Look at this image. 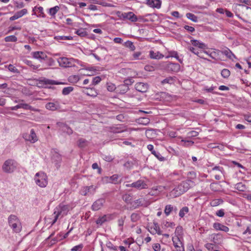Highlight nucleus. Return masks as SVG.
Returning a JSON list of instances; mask_svg holds the SVG:
<instances>
[{
    "instance_id": "obj_1",
    "label": "nucleus",
    "mask_w": 251,
    "mask_h": 251,
    "mask_svg": "<svg viewBox=\"0 0 251 251\" xmlns=\"http://www.w3.org/2000/svg\"><path fill=\"white\" fill-rule=\"evenodd\" d=\"M193 182L187 180L182 181L170 192V196L174 198L178 197L186 192L191 186Z\"/></svg>"
},
{
    "instance_id": "obj_2",
    "label": "nucleus",
    "mask_w": 251,
    "mask_h": 251,
    "mask_svg": "<svg viewBox=\"0 0 251 251\" xmlns=\"http://www.w3.org/2000/svg\"><path fill=\"white\" fill-rule=\"evenodd\" d=\"M70 209L71 208L69 205H65L63 203H60L58 206H57L55 208L53 213V214L55 215L54 219L51 223V226L56 223L59 217L62 218L64 216L67 215Z\"/></svg>"
},
{
    "instance_id": "obj_3",
    "label": "nucleus",
    "mask_w": 251,
    "mask_h": 251,
    "mask_svg": "<svg viewBox=\"0 0 251 251\" xmlns=\"http://www.w3.org/2000/svg\"><path fill=\"white\" fill-rule=\"evenodd\" d=\"M34 180L36 184L40 187H45L48 184L47 176L43 172L36 173Z\"/></svg>"
},
{
    "instance_id": "obj_4",
    "label": "nucleus",
    "mask_w": 251,
    "mask_h": 251,
    "mask_svg": "<svg viewBox=\"0 0 251 251\" xmlns=\"http://www.w3.org/2000/svg\"><path fill=\"white\" fill-rule=\"evenodd\" d=\"M16 167V162L12 159L5 161L2 166L3 171L7 173H12Z\"/></svg>"
},
{
    "instance_id": "obj_5",
    "label": "nucleus",
    "mask_w": 251,
    "mask_h": 251,
    "mask_svg": "<svg viewBox=\"0 0 251 251\" xmlns=\"http://www.w3.org/2000/svg\"><path fill=\"white\" fill-rule=\"evenodd\" d=\"M23 137L25 141H29L31 143H34L38 141V137L33 129L30 130V133H24Z\"/></svg>"
},
{
    "instance_id": "obj_6",
    "label": "nucleus",
    "mask_w": 251,
    "mask_h": 251,
    "mask_svg": "<svg viewBox=\"0 0 251 251\" xmlns=\"http://www.w3.org/2000/svg\"><path fill=\"white\" fill-rule=\"evenodd\" d=\"M57 61L59 66L64 68L71 67L74 65L73 62V59L72 58L60 57L58 59Z\"/></svg>"
},
{
    "instance_id": "obj_7",
    "label": "nucleus",
    "mask_w": 251,
    "mask_h": 251,
    "mask_svg": "<svg viewBox=\"0 0 251 251\" xmlns=\"http://www.w3.org/2000/svg\"><path fill=\"white\" fill-rule=\"evenodd\" d=\"M126 187H133L138 189H142L147 188V184L142 180H138L131 184H126Z\"/></svg>"
},
{
    "instance_id": "obj_8",
    "label": "nucleus",
    "mask_w": 251,
    "mask_h": 251,
    "mask_svg": "<svg viewBox=\"0 0 251 251\" xmlns=\"http://www.w3.org/2000/svg\"><path fill=\"white\" fill-rule=\"evenodd\" d=\"M32 57L36 59L39 60L40 61L42 60H49V61H52V59L51 58H48L46 54L43 51H34L32 52Z\"/></svg>"
},
{
    "instance_id": "obj_9",
    "label": "nucleus",
    "mask_w": 251,
    "mask_h": 251,
    "mask_svg": "<svg viewBox=\"0 0 251 251\" xmlns=\"http://www.w3.org/2000/svg\"><path fill=\"white\" fill-rule=\"evenodd\" d=\"M52 162L54 164L56 168L58 169L60 167V164L62 161L61 155L56 151L52 153L51 158Z\"/></svg>"
},
{
    "instance_id": "obj_10",
    "label": "nucleus",
    "mask_w": 251,
    "mask_h": 251,
    "mask_svg": "<svg viewBox=\"0 0 251 251\" xmlns=\"http://www.w3.org/2000/svg\"><path fill=\"white\" fill-rule=\"evenodd\" d=\"M19 108H23L26 110H30L33 111H37L38 110L30 106L26 103H20L15 106L11 107L10 108L12 110H17Z\"/></svg>"
},
{
    "instance_id": "obj_11",
    "label": "nucleus",
    "mask_w": 251,
    "mask_h": 251,
    "mask_svg": "<svg viewBox=\"0 0 251 251\" xmlns=\"http://www.w3.org/2000/svg\"><path fill=\"white\" fill-rule=\"evenodd\" d=\"M105 201L104 199H99L96 201L92 206L93 210L97 211L100 209L103 205Z\"/></svg>"
},
{
    "instance_id": "obj_12",
    "label": "nucleus",
    "mask_w": 251,
    "mask_h": 251,
    "mask_svg": "<svg viewBox=\"0 0 251 251\" xmlns=\"http://www.w3.org/2000/svg\"><path fill=\"white\" fill-rule=\"evenodd\" d=\"M97 186L91 185L89 186H85L81 190V194L84 196L90 194H93L97 188Z\"/></svg>"
},
{
    "instance_id": "obj_13",
    "label": "nucleus",
    "mask_w": 251,
    "mask_h": 251,
    "mask_svg": "<svg viewBox=\"0 0 251 251\" xmlns=\"http://www.w3.org/2000/svg\"><path fill=\"white\" fill-rule=\"evenodd\" d=\"M121 18L123 19H128L133 22L137 21V16L131 12L122 13Z\"/></svg>"
},
{
    "instance_id": "obj_14",
    "label": "nucleus",
    "mask_w": 251,
    "mask_h": 251,
    "mask_svg": "<svg viewBox=\"0 0 251 251\" xmlns=\"http://www.w3.org/2000/svg\"><path fill=\"white\" fill-rule=\"evenodd\" d=\"M104 182L106 183H112L117 184L119 182V176L118 175H114L110 177L105 176L102 178Z\"/></svg>"
},
{
    "instance_id": "obj_15",
    "label": "nucleus",
    "mask_w": 251,
    "mask_h": 251,
    "mask_svg": "<svg viewBox=\"0 0 251 251\" xmlns=\"http://www.w3.org/2000/svg\"><path fill=\"white\" fill-rule=\"evenodd\" d=\"M135 88L137 91L145 93L146 92L148 89V85L147 83L138 82L135 84Z\"/></svg>"
},
{
    "instance_id": "obj_16",
    "label": "nucleus",
    "mask_w": 251,
    "mask_h": 251,
    "mask_svg": "<svg viewBox=\"0 0 251 251\" xmlns=\"http://www.w3.org/2000/svg\"><path fill=\"white\" fill-rule=\"evenodd\" d=\"M146 4L151 7L159 9L161 7V1L160 0H147Z\"/></svg>"
},
{
    "instance_id": "obj_17",
    "label": "nucleus",
    "mask_w": 251,
    "mask_h": 251,
    "mask_svg": "<svg viewBox=\"0 0 251 251\" xmlns=\"http://www.w3.org/2000/svg\"><path fill=\"white\" fill-rule=\"evenodd\" d=\"M57 125L60 128V130L62 131L66 132L69 135H71L73 133V130L67 125L62 123H58Z\"/></svg>"
},
{
    "instance_id": "obj_18",
    "label": "nucleus",
    "mask_w": 251,
    "mask_h": 251,
    "mask_svg": "<svg viewBox=\"0 0 251 251\" xmlns=\"http://www.w3.org/2000/svg\"><path fill=\"white\" fill-rule=\"evenodd\" d=\"M148 149L151 151V153L153 154L160 161H164L165 160V158L161 155V154L157 152H156L153 150V146L150 144L147 146Z\"/></svg>"
},
{
    "instance_id": "obj_19",
    "label": "nucleus",
    "mask_w": 251,
    "mask_h": 251,
    "mask_svg": "<svg viewBox=\"0 0 251 251\" xmlns=\"http://www.w3.org/2000/svg\"><path fill=\"white\" fill-rule=\"evenodd\" d=\"M167 69L169 71L177 72L180 68V65L177 63H169L167 64Z\"/></svg>"
},
{
    "instance_id": "obj_20",
    "label": "nucleus",
    "mask_w": 251,
    "mask_h": 251,
    "mask_svg": "<svg viewBox=\"0 0 251 251\" xmlns=\"http://www.w3.org/2000/svg\"><path fill=\"white\" fill-rule=\"evenodd\" d=\"M27 10L26 9H23L17 12H16L14 15L10 18V21H14L18 19L19 18L22 17L24 15L27 13Z\"/></svg>"
},
{
    "instance_id": "obj_21",
    "label": "nucleus",
    "mask_w": 251,
    "mask_h": 251,
    "mask_svg": "<svg viewBox=\"0 0 251 251\" xmlns=\"http://www.w3.org/2000/svg\"><path fill=\"white\" fill-rule=\"evenodd\" d=\"M189 50L195 54L197 55L198 56H199L201 58H204V55L203 54H207L208 55V53L206 51H200V52L195 48L192 47H189L188 48ZM209 56H211L210 54H209Z\"/></svg>"
},
{
    "instance_id": "obj_22",
    "label": "nucleus",
    "mask_w": 251,
    "mask_h": 251,
    "mask_svg": "<svg viewBox=\"0 0 251 251\" xmlns=\"http://www.w3.org/2000/svg\"><path fill=\"white\" fill-rule=\"evenodd\" d=\"M191 42L194 46L198 47L200 49H204L207 48L206 45L205 44L201 42L198 40L194 39L191 40Z\"/></svg>"
},
{
    "instance_id": "obj_23",
    "label": "nucleus",
    "mask_w": 251,
    "mask_h": 251,
    "mask_svg": "<svg viewBox=\"0 0 251 251\" xmlns=\"http://www.w3.org/2000/svg\"><path fill=\"white\" fill-rule=\"evenodd\" d=\"M213 227L216 230H220L227 232L229 231V228L220 223H214Z\"/></svg>"
},
{
    "instance_id": "obj_24",
    "label": "nucleus",
    "mask_w": 251,
    "mask_h": 251,
    "mask_svg": "<svg viewBox=\"0 0 251 251\" xmlns=\"http://www.w3.org/2000/svg\"><path fill=\"white\" fill-rule=\"evenodd\" d=\"M46 108L47 109L54 111L59 108V105L58 102H48L46 105Z\"/></svg>"
},
{
    "instance_id": "obj_25",
    "label": "nucleus",
    "mask_w": 251,
    "mask_h": 251,
    "mask_svg": "<svg viewBox=\"0 0 251 251\" xmlns=\"http://www.w3.org/2000/svg\"><path fill=\"white\" fill-rule=\"evenodd\" d=\"M129 90L128 86L125 85V83L119 85L117 87V91L118 93L121 94H125Z\"/></svg>"
},
{
    "instance_id": "obj_26",
    "label": "nucleus",
    "mask_w": 251,
    "mask_h": 251,
    "mask_svg": "<svg viewBox=\"0 0 251 251\" xmlns=\"http://www.w3.org/2000/svg\"><path fill=\"white\" fill-rule=\"evenodd\" d=\"M10 226L11 227L14 231L17 233L20 232L22 229V226L20 222L12 224Z\"/></svg>"
},
{
    "instance_id": "obj_27",
    "label": "nucleus",
    "mask_w": 251,
    "mask_h": 251,
    "mask_svg": "<svg viewBox=\"0 0 251 251\" xmlns=\"http://www.w3.org/2000/svg\"><path fill=\"white\" fill-rule=\"evenodd\" d=\"M150 56L151 58L159 59L163 57L164 55L160 53L159 52L157 51L156 52L152 50L150 51Z\"/></svg>"
},
{
    "instance_id": "obj_28",
    "label": "nucleus",
    "mask_w": 251,
    "mask_h": 251,
    "mask_svg": "<svg viewBox=\"0 0 251 251\" xmlns=\"http://www.w3.org/2000/svg\"><path fill=\"white\" fill-rule=\"evenodd\" d=\"M151 231H150L151 233L154 234L157 233L159 235L161 234V231L160 229L159 226L157 223L153 224V227H151Z\"/></svg>"
},
{
    "instance_id": "obj_29",
    "label": "nucleus",
    "mask_w": 251,
    "mask_h": 251,
    "mask_svg": "<svg viewBox=\"0 0 251 251\" xmlns=\"http://www.w3.org/2000/svg\"><path fill=\"white\" fill-rule=\"evenodd\" d=\"M33 11L35 12H38L39 14L37 15L38 17H41L44 18L45 15L43 12V8L42 6H35L33 9Z\"/></svg>"
},
{
    "instance_id": "obj_30",
    "label": "nucleus",
    "mask_w": 251,
    "mask_h": 251,
    "mask_svg": "<svg viewBox=\"0 0 251 251\" xmlns=\"http://www.w3.org/2000/svg\"><path fill=\"white\" fill-rule=\"evenodd\" d=\"M20 222L18 217L14 215H11L8 217V223L9 226L12 225V224L16 223V222Z\"/></svg>"
},
{
    "instance_id": "obj_31",
    "label": "nucleus",
    "mask_w": 251,
    "mask_h": 251,
    "mask_svg": "<svg viewBox=\"0 0 251 251\" xmlns=\"http://www.w3.org/2000/svg\"><path fill=\"white\" fill-rule=\"evenodd\" d=\"M222 52L223 54L225 55L227 58L230 59H232V57L235 58V55L228 49H226L223 50Z\"/></svg>"
},
{
    "instance_id": "obj_32",
    "label": "nucleus",
    "mask_w": 251,
    "mask_h": 251,
    "mask_svg": "<svg viewBox=\"0 0 251 251\" xmlns=\"http://www.w3.org/2000/svg\"><path fill=\"white\" fill-rule=\"evenodd\" d=\"M40 82L43 84H50V85H55L58 84V83L56 82L55 81L53 80L49 79L46 78H44L40 80Z\"/></svg>"
},
{
    "instance_id": "obj_33",
    "label": "nucleus",
    "mask_w": 251,
    "mask_h": 251,
    "mask_svg": "<svg viewBox=\"0 0 251 251\" xmlns=\"http://www.w3.org/2000/svg\"><path fill=\"white\" fill-rule=\"evenodd\" d=\"M88 145V141L83 138H80L77 141V145L79 148H83L87 146Z\"/></svg>"
},
{
    "instance_id": "obj_34",
    "label": "nucleus",
    "mask_w": 251,
    "mask_h": 251,
    "mask_svg": "<svg viewBox=\"0 0 251 251\" xmlns=\"http://www.w3.org/2000/svg\"><path fill=\"white\" fill-rule=\"evenodd\" d=\"M110 130L112 132H113L114 133H121L124 132L125 130L124 129V128L121 126L117 127H110Z\"/></svg>"
},
{
    "instance_id": "obj_35",
    "label": "nucleus",
    "mask_w": 251,
    "mask_h": 251,
    "mask_svg": "<svg viewBox=\"0 0 251 251\" xmlns=\"http://www.w3.org/2000/svg\"><path fill=\"white\" fill-rule=\"evenodd\" d=\"M126 218V216L122 217L118 220V226L120 227V230L121 231H123V226L125 223V220Z\"/></svg>"
},
{
    "instance_id": "obj_36",
    "label": "nucleus",
    "mask_w": 251,
    "mask_h": 251,
    "mask_svg": "<svg viewBox=\"0 0 251 251\" xmlns=\"http://www.w3.org/2000/svg\"><path fill=\"white\" fill-rule=\"evenodd\" d=\"M80 79V77L77 75H71L69 77V81L72 83H76Z\"/></svg>"
},
{
    "instance_id": "obj_37",
    "label": "nucleus",
    "mask_w": 251,
    "mask_h": 251,
    "mask_svg": "<svg viewBox=\"0 0 251 251\" xmlns=\"http://www.w3.org/2000/svg\"><path fill=\"white\" fill-rule=\"evenodd\" d=\"M4 41L6 42H15L17 41V38L15 35H10L5 37Z\"/></svg>"
},
{
    "instance_id": "obj_38",
    "label": "nucleus",
    "mask_w": 251,
    "mask_h": 251,
    "mask_svg": "<svg viewBox=\"0 0 251 251\" xmlns=\"http://www.w3.org/2000/svg\"><path fill=\"white\" fill-rule=\"evenodd\" d=\"M189 212V208L187 206L182 207L179 212V216L182 218L184 215Z\"/></svg>"
},
{
    "instance_id": "obj_39",
    "label": "nucleus",
    "mask_w": 251,
    "mask_h": 251,
    "mask_svg": "<svg viewBox=\"0 0 251 251\" xmlns=\"http://www.w3.org/2000/svg\"><path fill=\"white\" fill-rule=\"evenodd\" d=\"M130 217L131 221L132 222H136L140 219V214L137 213H133L131 215Z\"/></svg>"
},
{
    "instance_id": "obj_40",
    "label": "nucleus",
    "mask_w": 251,
    "mask_h": 251,
    "mask_svg": "<svg viewBox=\"0 0 251 251\" xmlns=\"http://www.w3.org/2000/svg\"><path fill=\"white\" fill-rule=\"evenodd\" d=\"M88 91L86 93L87 95L92 96V97H96L98 93L97 92L92 88H87Z\"/></svg>"
},
{
    "instance_id": "obj_41",
    "label": "nucleus",
    "mask_w": 251,
    "mask_h": 251,
    "mask_svg": "<svg viewBox=\"0 0 251 251\" xmlns=\"http://www.w3.org/2000/svg\"><path fill=\"white\" fill-rule=\"evenodd\" d=\"M59 7L58 6H55L53 7H52L49 9V13L51 16H54L56 13L59 11Z\"/></svg>"
},
{
    "instance_id": "obj_42",
    "label": "nucleus",
    "mask_w": 251,
    "mask_h": 251,
    "mask_svg": "<svg viewBox=\"0 0 251 251\" xmlns=\"http://www.w3.org/2000/svg\"><path fill=\"white\" fill-rule=\"evenodd\" d=\"M186 17L188 19H190L192 21L194 22H198V17L195 16L194 14L188 13L186 14Z\"/></svg>"
},
{
    "instance_id": "obj_43",
    "label": "nucleus",
    "mask_w": 251,
    "mask_h": 251,
    "mask_svg": "<svg viewBox=\"0 0 251 251\" xmlns=\"http://www.w3.org/2000/svg\"><path fill=\"white\" fill-rule=\"evenodd\" d=\"M75 33L80 37H85L87 35V32L82 28L79 29L75 31Z\"/></svg>"
},
{
    "instance_id": "obj_44",
    "label": "nucleus",
    "mask_w": 251,
    "mask_h": 251,
    "mask_svg": "<svg viewBox=\"0 0 251 251\" xmlns=\"http://www.w3.org/2000/svg\"><path fill=\"white\" fill-rule=\"evenodd\" d=\"M125 47L130 49V50L132 51L135 50V47L133 45V42L130 41H127L125 43Z\"/></svg>"
},
{
    "instance_id": "obj_45",
    "label": "nucleus",
    "mask_w": 251,
    "mask_h": 251,
    "mask_svg": "<svg viewBox=\"0 0 251 251\" xmlns=\"http://www.w3.org/2000/svg\"><path fill=\"white\" fill-rule=\"evenodd\" d=\"M73 87L71 86L65 87L62 90V94L64 95H67L73 91Z\"/></svg>"
},
{
    "instance_id": "obj_46",
    "label": "nucleus",
    "mask_w": 251,
    "mask_h": 251,
    "mask_svg": "<svg viewBox=\"0 0 251 251\" xmlns=\"http://www.w3.org/2000/svg\"><path fill=\"white\" fill-rule=\"evenodd\" d=\"M173 209H174V207L172 205H171V204L167 205L165 206L164 212L167 216H168Z\"/></svg>"
},
{
    "instance_id": "obj_47",
    "label": "nucleus",
    "mask_w": 251,
    "mask_h": 251,
    "mask_svg": "<svg viewBox=\"0 0 251 251\" xmlns=\"http://www.w3.org/2000/svg\"><path fill=\"white\" fill-rule=\"evenodd\" d=\"M221 239V235L219 234H214L211 235V240L214 243L216 244L219 242V239Z\"/></svg>"
},
{
    "instance_id": "obj_48",
    "label": "nucleus",
    "mask_w": 251,
    "mask_h": 251,
    "mask_svg": "<svg viewBox=\"0 0 251 251\" xmlns=\"http://www.w3.org/2000/svg\"><path fill=\"white\" fill-rule=\"evenodd\" d=\"M143 201H144L142 199H138L133 202V203L132 204V206L133 207H134V208H136L140 206H142L143 205Z\"/></svg>"
},
{
    "instance_id": "obj_49",
    "label": "nucleus",
    "mask_w": 251,
    "mask_h": 251,
    "mask_svg": "<svg viewBox=\"0 0 251 251\" xmlns=\"http://www.w3.org/2000/svg\"><path fill=\"white\" fill-rule=\"evenodd\" d=\"M54 39L57 41L62 40H72L73 37L72 36H57L54 37Z\"/></svg>"
},
{
    "instance_id": "obj_50",
    "label": "nucleus",
    "mask_w": 251,
    "mask_h": 251,
    "mask_svg": "<svg viewBox=\"0 0 251 251\" xmlns=\"http://www.w3.org/2000/svg\"><path fill=\"white\" fill-rule=\"evenodd\" d=\"M230 74V71L226 69H223L221 72L222 76L225 78H227L229 76Z\"/></svg>"
},
{
    "instance_id": "obj_51",
    "label": "nucleus",
    "mask_w": 251,
    "mask_h": 251,
    "mask_svg": "<svg viewBox=\"0 0 251 251\" xmlns=\"http://www.w3.org/2000/svg\"><path fill=\"white\" fill-rule=\"evenodd\" d=\"M162 84L165 83H169V84H173L174 82V79L172 77H169L164 79H163L161 81Z\"/></svg>"
},
{
    "instance_id": "obj_52",
    "label": "nucleus",
    "mask_w": 251,
    "mask_h": 251,
    "mask_svg": "<svg viewBox=\"0 0 251 251\" xmlns=\"http://www.w3.org/2000/svg\"><path fill=\"white\" fill-rule=\"evenodd\" d=\"M107 89L110 92H113L117 88L113 83H107Z\"/></svg>"
},
{
    "instance_id": "obj_53",
    "label": "nucleus",
    "mask_w": 251,
    "mask_h": 251,
    "mask_svg": "<svg viewBox=\"0 0 251 251\" xmlns=\"http://www.w3.org/2000/svg\"><path fill=\"white\" fill-rule=\"evenodd\" d=\"M106 221V216H104L102 217L99 218L96 221V223L98 225H101L104 222Z\"/></svg>"
},
{
    "instance_id": "obj_54",
    "label": "nucleus",
    "mask_w": 251,
    "mask_h": 251,
    "mask_svg": "<svg viewBox=\"0 0 251 251\" xmlns=\"http://www.w3.org/2000/svg\"><path fill=\"white\" fill-rule=\"evenodd\" d=\"M106 247L108 249L112 250L114 251H118L117 247L116 246H114L110 242H108L106 243Z\"/></svg>"
},
{
    "instance_id": "obj_55",
    "label": "nucleus",
    "mask_w": 251,
    "mask_h": 251,
    "mask_svg": "<svg viewBox=\"0 0 251 251\" xmlns=\"http://www.w3.org/2000/svg\"><path fill=\"white\" fill-rule=\"evenodd\" d=\"M123 199L126 203H129L131 200V196L130 195L126 194L123 196Z\"/></svg>"
},
{
    "instance_id": "obj_56",
    "label": "nucleus",
    "mask_w": 251,
    "mask_h": 251,
    "mask_svg": "<svg viewBox=\"0 0 251 251\" xmlns=\"http://www.w3.org/2000/svg\"><path fill=\"white\" fill-rule=\"evenodd\" d=\"M139 123L143 125H147L150 123V119L146 118H142L139 119Z\"/></svg>"
},
{
    "instance_id": "obj_57",
    "label": "nucleus",
    "mask_w": 251,
    "mask_h": 251,
    "mask_svg": "<svg viewBox=\"0 0 251 251\" xmlns=\"http://www.w3.org/2000/svg\"><path fill=\"white\" fill-rule=\"evenodd\" d=\"M101 81V78L100 76H96L93 78L92 81V85H95L98 84Z\"/></svg>"
},
{
    "instance_id": "obj_58",
    "label": "nucleus",
    "mask_w": 251,
    "mask_h": 251,
    "mask_svg": "<svg viewBox=\"0 0 251 251\" xmlns=\"http://www.w3.org/2000/svg\"><path fill=\"white\" fill-rule=\"evenodd\" d=\"M8 70L13 73H18V69H16L13 65L10 64L8 67Z\"/></svg>"
},
{
    "instance_id": "obj_59",
    "label": "nucleus",
    "mask_w": 251,
    "mask_h": 251,
    "mask_svg": "<svg viewBox=\"0 0 251 251\" xmlns=\"http://www.w3.org/2000/svg\"><path fill=\"white\" fill-rule=\"evenodd\" d=\"M141 52L140 51L136 52L133 54V56L135 59H142L143 58L140 57Z\"/></svg>"
},
{
    "instance_id": "obj_60",
    "label": "nucleus",
    "mask_w": 251,
    "mask_h": 251,
    "mask_svg": "<svg viewBox=\"0 0 251 251\" xmlns=\"http://www.w3.org/2000/svg\"><path fill=\"white\" fill-rule=\"evenodd\" d=\"M82 247H83V246L81 244L77 245V246H75L72 249L71 251H80L82 249Z\"/></svg>"
},
{
    "instance_id": "obj_61",
    "label": "nucleus",
    "mask_w": 251,
    "mask_h": 251,
    "mask_svg": "<svg viewBox=\"0 0 251 251\" xmlns=\"http://www.w3.org/2000/svg\"><path fill=\"white\" fill-rule=\"evenodd\" d=\"M199 133L196 131H191L188 132V135L189 137H196L198 135Z\"/></svg>"
},
{
    "instance_id": "obj_62",
    "label": "nucleus",
    "mask_w": 251,
    "mask_h": 251,
    "mask_svg": "<svg viewBox=\"0 0 251 251\" xmlns=\"http://www.w3.org/2000/svg\"><path fill=\"white\" fill-rule=\"evenodd\" d=\"M181 142H183L184 143V145L186 146H192L194 144V142L190 140H182Z\"/></svg>"
},
{
    "instance_id": "obj_63",
    "label": "nucleus",
    "mask_w": 251,
    "mask_h": 251,
    "mask_svg": "<svg viewBox=\"0 0 251 251\" xmlns=\"http://www.w3.org/2000/svg\"><path fill=\"white\" fill-rule=\"evenodd\" d=\"M225 212L223 209H220L216 212V215L220 217H222L224 216Z\"/></svg>"
},
{
    "instance_id": "obj_64",
    "label": "nucleus",
    "mask_w": 251,
    "mask_h": 251,
    "mask_svg": "<svg viewBox=\"0 0 251 251\" xmlns=\"http://www.w3.org/2000/svg\"><path fill=\"white\" fill-rule=\"evenodd\" d=\"M152 248L154 251H159L160 250V245L159 244H155L153 245Z\"/></svg>"
}]
</instances>
